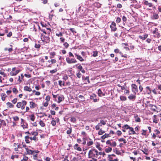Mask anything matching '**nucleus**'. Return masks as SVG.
Wrapping results in <instances>:
<instances>
[{
  "label": "nucleus",
  "mask_w": 161,
  "mask_h": 161,
  "mask_svg": "<svg viewBox=\"0 0 161 161\" xmlns=\"http://www.w3.org/2000/svg\"><path fill=\"white\" fill-rule=\"evenodd\" d=\"M63 97L62 96H59L58 97V103H60L62 101Z\"/></svg>",
  "instance_id": "obj_45"
},
{
  "label": "nucleus",
  "mask_w": 161,
  "mask_h": 161,
  "mask_svg": "<svg viewBox=\"0 0 161 161\" xmlns=\"http://www.w3.org/2000/svg\"><path fill=\"white\" fill-rule=\"evenodd\" d=\"M66 60L67 63L69 64H74L77 62V61L74 57L71 58L69 57H67Z\"/></svg>",
  "instance_id": "obj_6"
},
{
  "label": "nucleus",
  "mask_w": 161,
  "mask_h": 161,
  "mask_svg": "<svg viewBox=\"0 0 161 161\" xmlns=\"http://www.w3.org/2000/svg\"><path fill=\"white\" fill-rule=\"evenodd\" d=\"M27 153L28 154H32L33 151L29 149L28 148L25 149Z\"/></svg>",
  "instance_id": "obj_36"
},
{
  "label": "nucleus",
  "mask_w": 161,
  "mask_h": 161,
  "mask_svg": "<svg viewBox=\"0 0 161 161\" xmlns=\"http://www.w3.org/2000/svg\"><path fill=\"white\" fill-rule=\"evenodd\" d=\"M57 71V69L56 68L54 69H53L52 70H50V73L51 74H53V73H55Z\"/></svg>",
  "instance_id": "obj_53"
},
{
  "label": "nucleus",
  "mask_w": 161,
  "mask_h": 161,
  "mask_svg": "<svg viewBox=\"0 0 161 161\" xmlns=\"http://www.w3.org/2000/svg\"><path fill=\"white\" fill-rule=\"evenodd\" d=\"M59 39L61 43H64L65 40V39L63 37H60Z\"/></svg>",
  "instance_id": "obj_52"
},
{
  "label": "nucleus",
  "mask_w": 161,
  "mask_h": 161,
  "mask_svg": "<svg viewBox=\"0 0 161 161\" xmlns=\"http://www.w3.org/2000/svg\"><path fill=\"white\" fill-rule=\"evenodd\" d=\"M0 74L3 76L4 77H5L6 75V74L4 72L1 70H0Z\"/></svg>",
  "instance_id": "obj_62"
},
{
  "label": "nucleus",
  "mask_w": 161,
  "mask_h": 161,
  "mask_svg": "<svg viewBox=\"0 0 161 161\" xmlns=\"http://www.w3.org/2000/svg\"><path fill=\"white\" fill-rule=\"evenodd\" d=\"M50 97L49 95H47L45 98V100H46V101L48 102L50 101Z\"/></svg>",
  "instance_id": "obj_60"
},
{
  "label": "nucleus",
  "mask_w": 161,
  "mask_h": 161,
  "mask_svg": "<svg viewBox=\"0 0 161 161\" xmlns=\"http://www.w3.org/2000/svg\"><path fill=\"white\" fill-rule=\"evenodd\" d=\"M148 36V34H145V35H144L143 36H139V38L140 39H141L142 40H145L146 39V38H147Z\"/></svg>",
  "instance_id": "obj_26"
},
{
  "label": "nucleus",
  "mask_w": 161,
  "mask_h": 161,
  "mask_svg": "<svg viewBox=\"0 0 161 161\" xmlns=\"http://www.w3.org/2000/svg\"><path fill=\"white\" fill-rule=\"evenodd\" d=\"M146 89L148 90H147V92L148 94H150L151 93L152 91L151 88L149 86H147L146 87Z\"/></svg>",
  "instance_id": "obj_41"
},
{
  "label": "nucleus",
  "mask_w": 161,
  "mask_h": 161,
  "mask_svg": "<svg viewBox=\"0 0 161 161\" xmlns=\"http://www.w3.org/2000/svg\"><path fill=\"white\" fill-rule=\"evenodd\" d=\"M128 98L130 100H132L136 98V96L135 95L131 94L129 96H128Z\"/></svg>",
  "instance_id": "obj_29"
},
{
  "label": "nucleus",
  "mask_w": 161,
  "mask_h": 161,
  "mask_svg": "<svg viewBox=\"0 0 161 161\" xmlns=\"http://www.w3.org/2000/svg\"><path fill=\"white\" fill-rule=\"evenodd\" d=\"M120 99L122 101H125L127 100V98L125 96H120L119 97Z\"/></svg>",
  "instance_id": "obj_39"
},
{
  "label": "nucleus",
  "mask_w": 161,
  "mask_h": 161,
  "mask_svg": "<svg viewBox=\"0 0 161 161\" xmlns=\"http://www.w3.org/2000/svg\"><path fill=\"white\" fill-rule=\"evenodd\" d=\"M20 71L19 70H16V67L13 68L12 70L10 72V74L11 76L16 75Z\"/></svg>",
  "instance_id": "obj_5"
},
{
  "label": "nucleus",
  "mask_w": 161,
  "mask_h": 161,
  "mask_svg": "<svg viewBox=\"0 0 161 161\" xmlns=\"http://www.w3.org/2000/svg\"><path fill=\"white\" fill-rule=\"evenodd\" d=\"M63 45L66 48H67L69 46V44L67 42H64Z\"/></svg>",
  "instance_id": "obj_48"
},
{
  "label": "nucleus",
  "mask_w": 161,
  "mask_h": 161,
  "mask_svg": "<svg viewBox=\"0 0 161 161\" xmlns=\"http://www.w3.org/2000/svg\"><path fill=\"white\" fill-rule=\"evenodd\" d=\"M30 107L31 109H34L37 106V104L32 101L30 102Z\"/></svg>",
  "instance_id": "obj_14"
},
{
  "label": "nucleus",
  "mask_w": 161,
  "mask_h": 161,
  "mask_svg": "<svg viewBox=\"0 0 161 161\" xmlns=\"http://www.w3.org/2000/svg\"><path fill=\"white\" fill-rule=\"evenodd\" d=\"M130 127V126L127 125H125L122 127V128L123 129L127 130L129 129Z\"/></svg>",
  "instance_id": "obj_46"
},
{
  "label": "nucleus",
  "mask_w": 161,
  "mask_h": 161,
  "mask_svg": "<svg viewBox=\"0 0 161 161\" xmlns=\"http://www.w3.org/2000/svg\"><path fill=\"white\" fill-rule=\"evenodd\" d=\"M0 97H1V99L3 101H4L6 97H7V96L6 94L3 92L1 94Z\"/></svg>",
  "instance_id": "obj_20"
},
{
  "label": "nucleus",
  "mask_w": 161,
  "mask_h": 161,
  "mask_svg": "<svg viewBox=\"0 0 161 161\" xmlns=\"http://www.w3.org/2000/svg\"><path fill=\"white\" fill-rule=\"evenodd\" d=\"M34 47L38 49L40 47L41 45L39 44L35 43Z\"/></svg>",
  "instance_id": "obj_57"
},
{
  "label": "nucleus",
  "mask_w": 161,
  "mask_h": 161,
  "mask_svg": "<svg viewBox=\"0 0 161 161\" xmlns=\"http://www.w3.org/2000/svg\"><path fill=\"white\" fill-rule=\"evenodd\" d=\"M12 91L13 92L15 93V94L17 93L18 92V90H17L16 88L15 87L13 88Z\"/></svg>",
  "instance_id": "obj_49"
},
{
  "label": "nucleus",
  "mask_w": 161,
  "mask_h": 161,
  "mask_svg": "<svg viewBox=\"0 0 161 161\" xmlns=\"http://www.w3.org/2000/svg\"><path fill=\"white\" fill-rule=\"evenodd\" d=\"M30 139L31 141L34 140L36 142L37 141V139L36 137V136H34L33 137H30Z\"/></svg>",
  "instance_id": "obj_54"
},
{
  "label": "nucleus",
  "mask_w": 161,
  "mask_h": 161,
  "mask_svg": "<svg viewBox=\"0 0 161 161\" xmlns=\"http://www.w3.org/2000/svg\"><path fill=\"white\" fill-rule=\"evenodd\" d=\"M56 36L58 37H62L63 36V33L61 32H59L58 33H56Z\"/></svg>",
  "instance_id": "obj_47"
},
{
  "label": "nucleus",
  "mask_w": 161,
  "mask_h": 161,
  "mask_svg": "<svg viewBox=\"0 0 161 161\" xmlns=\"http://www.w3.org/2000/svg\"><path fill=\"white\" fill-rule=\"evenodd\" d=\"M38 26L40 31L42 32V33H43L44 35H50L51 31V28L47 27L41 28L39 26Z\"/></svg>",
  "instance_id": "obj_3"
},
{
  "label": "nucleus",
  "mask_w": 161,
  "mask_h": 161,
  "mask_svg": "<svg viewBox=\"0 0 161 161\" xmlns=\"http://www.w3.org/2000/svg\"><path fill=\"white\" fill-rule=\"evenodd\" d=\"M75 57H76L77 59H78L80 61L82 62L84 61L83 58L80 55L76 53H75Z\"/></svg>",
  "instance_id": "obj_24"
},
{
  "label": "nucleus",
  "mask_w": 161,
  "mask_h": 161,
  "mask_svg": "<svg viewBox=\"0 0 161 161\" xmlns=\"http://www.w3.org/2000/svg\"><path fill=\"white\" fill-rule=\"evenodd\" d=\"M38 133L35 131H32L30 133V135L34 136H36L38 135Z\"/></svg>",
  "instance_id": "obj_40"
},
{
  "label": "nucleus",
  "mask_w": 161,
  "mask_h": 161,
  "mask_svg": "<svg viewBox=\"0 0 161 161\" xmlns=\"http://www.w3.org/2000/svg\"><path fill=\"white\" fill-rule=\"evenodd\" d=\"M98 96L100 97L105 95V94L103 93L101 90L100 89L98 90Z\"/></svg>",
  "instance_id": "obj_27"
},
{
  "label": "nucleus",
  "mask_w": 161,
  "mask_h": 161,
  "mask_svg": "<svg viewBox=\"0 0 161 161\" xmlns=\"http://www.w3.org/2000/svg\"><path fill=\"white\" fill-rule=\"evenodd\" d=\"M97 96L94 94H93L92 96H90V99H92L93 100V102H97L99 100V98L97 99L95 98Z\"/></svg>",
  "instance_id": "obj_17"
},
{
  "label": "nucleus",
  "mask_w": 161,
  "mask_h": 161,
  "mask_svg": "<svg viewBox=\"0 0 161 161\" xmlns=\"http://www.w3.org/2000/svg\"><path fill=\"white\" fill-rule=\"evenodd\" d=\"M29 117L31 121H34L35 120V117L34 114H31L29 115Z\"/></svg>",
  "instance_id": "obj_51"
},
{
  "label": "nucleus",
  "mask_w": 161,
  "mask_h": 161,
  "mask_svg": "<svg viewBox=\"0 0 161 161\" xmlns=\"http://www.w3.org/2000/svg\"><path fill=\"white\" fill-rule=\"evenodd\" d=\"M129 130L128 131L129 135H133L136 134V133L134 130L133 128L132 127H130L129 129Z\"/></svg>",
  "instance_id": "obj_18"
},
{
  "label": "nucleus",
  "mask_w": 161,
  "mask_h": 161,
  "mask_svg": "<svg viewBox=\"0 0 161 161\" xmlns=\"http://www.w3.org/2000/svg\"><path fill=\"white\" fill-rule=\"evenodd\" d=\"M118 141L119 142H123L124 144H125L127 142L126 141V140L123 138H121L119 139Z\"/></svg>",
  "instance_id": "obj_38"
},
{
  "label": "nucleus",
  "mask_w": 161,
  "mask_h": 161,
  "mask_svg": "<svg viewBox=\"0 0 161 161\" xmlns=\"http://www.w3.org/2000/svg\"><path fill=\"white\" fill-rule=\"evenodd\" d=\"M93 143L92 141H90L87 143V146H90L92 145Z\"/></svg>",
  "instance_id": "obj_58"
},
{
  "label": "nucleus",
  "mask_w": 161,
  "mask_h": 161,
  "mask_svg": "<svg viewBox=\"0 0 161 161\" xmlns=\"http://www.w3.org/2000/svg\"><path fill=\"white\" fill-rule=\"evenodd\" d=\"M21 105L22 104L21 102H18L16 105V107L18 108H21Z\"/></svg>",
  "instance_id": "obj_44"
},
{
  "label": "nucleus",
  "mask_w": 161,
  "mask_h": 161,
  "mask_svg": "<svg viewBox=\"0 0 161 161\" xmlns=\"http://www.w3.org/2000/svg\"><path fill=\"white\" fill-rule=\"evenodd\" d=\"M21 125L24 129L27 128L28 126L27 124L25 121H21Z\"/></svg>",
  "instance_id": "obj_21"
},
{
  "label": "nucleus",
  "mask_w": 161,
  "mask_h": 161,
  "mask_svg": "<svg viewBox=\"0 0 161 161\" xmlns=\"http://www.w3.org/2000/svg\"><path fill=\"white\" fill-rule=\"evenodd\" d=\"M147 104L146 105L147 108L150 109L153 112H158V109L156 106L150 104V102H147Z\"/></svg>",
  "instance_id": "obj_2"
},
{
  "label": "nucleus",
  "mask_w": 161,
  "mask_h": 161,
  "mask_svg": "<svg viewBox=\"0 0 161 161\" xmlns=\"http://www.w3.org/2000/svg\"><path fill=\"white\" fill-rule=\"evenodd\" d=\"M70 31L72 33H76V31L75 30V29L73 28H70L69 29Z\"/></svg>",
  "instance_id": "obj_61"
},
{
  "label": "nucleus",
  "mask_w": 161,
  "mask_h": 161,
  "mask_svg": "<svg viewBox=\"0 0 161 161\" xmlns=\"http://www.w3.org/2000/svg\"><path fill=\"white\" fill-rule=\"evenodd\" d=\"M17 79H18L17 80H15L17 84H19L21 83L22 80H24V75H23V74H21V76H19L18 78L15 77V80H16Z\"/></svg>",
  "instance_id": "obj_9"
},
{
  "label": "nucleus",
  "mask_w": 161,
  "mask_h": 161,
  "mask_svg": "<svg viewBox=\"0 0 161 161\" xmlns=\"http://www.w3.org/2000/svg\"><path fill=\"white\" fill-rule=\"evenodd\" d=\"M77 68L79 71H81L82 73H84L85 72V70L80 64L77 66Z\"/></svg>",
  "instance_id": "obj_23"
},
{
  "label": "nucleus",
  "mask_w": 161,
  "mask_h": 161,
  "mask_svg": "<svg viewBox=\"0 0 161 161\" xmlns=\"http://www.w3.org/2000/svg\"><path fill=\"white\" fill-rule=\"evenodd\" d=\"M111 29V31L114 32L117 30V28L116 27V23L114 22H113L110 26Z\"/></svg>",
  "instance_id": "obj_10"
},
{
  "label": "nucleus",
  "mask_w": 161,
  "mask_h": 161,
  "mask_svg": "<svg viewBox=\"0 0 161 161\" xmlns=\"http://www.w3.org/2000/svg\"><path fill=\"white\" fill-rule=\"evenodd\" d=\"M81 76L82 75L80 71L76 74V76L79 78H80Z\"/></svg>",
  "instance_id": "obj_56"
},
{
  "label": "nucleus",
  "mask_w": 161,
  "mask_h": 161,
  "mask_svg": "<svg viewBox=\"0 0 161 161\" xmlns=\"http://www.w3.org/2000/svg\"><path fill=\"white\" fill-rule=\"evenodd\" d=\"M108 158L109 161H119V159L116 157L115 155L114 154L108 155Z\"/></svg>",
  "instance_id": "obj_7"
},
{
  "label": "nucleus",
  "mask_w": 161,
  "mask_h": 161,
  "mask_svg": "<svg viewBox=\"0 0 161 161\" xmlns=\"http://www.w3.org/2000/svg\"><path fill=\"white\" fill-rule=\"evenodd\" d=\"M151 18L153 19H158L159 18V16L158 14H157L156 13H153Z\"/></svg>",
  "instance_id": "obj_16"
},
{
  "label": "nucleus",
  "mask_w": 161,
  "mask_h": 161,
  "mask_svg": "<svg viewBox=\"0 0 161 161\" xmlns=\"http://www.w3.org/2000/svg\"><path fill=\"white\" fill-rule=\"evenodd\" d=\"M124 93L125 94H129L130 93V91L129 89H125V91H124Z\"/></svg>",
  "instance_id": "obj_63"
},
{
  "label": "nucleus",
  "mask_w": 161,
  "mask_h": 161,
  "mask_svg": "<svg viewBox=\"0 0 161 161\" xmlns=\"http://www.w3.org/2000/svg\"><path fill=\"white\" fill-rule=\"evenodd\" d=\"M105 132V131H104L103 130L101 129H100L98 132V134L99 135H101L103 134Z\"/></svg>",
  "instance_id": "obj_42"
},
{
  "label": "nucleus",
  "mask_w": 161,
  "mask_h": 161,
  "mask_svg": "<svg viewBox=\"0 0 161 161\" xmlns=\"http://www.w3.org/2000/svg\"><path fill=\"white\" fill-rule=\"evenodd\" d=\"M110 136V134H105L104 135L101 137V138L103 139H104L105 138Z\"/></svg>",
  "instance_id": "obj_31"
},
{
  "label": "nucleus",
  "mask_w": 161,
  "mask_h": 161,
  "mask_svg": "<svg viewBox=\"0 0 161 161\" xmlns=\"http://www.w3.org/2000/svg\"><path fill=\"white\" fill-rule=\"evenodd\" d=\"M106 143L108 145H109L110 146L115 147L116 146V143L115 142L112 140H108Z\"/></svg>",
  "instance_id": "obj_11"
},
{
  "label": "nucleus",
  "mask_w": 161,
  "mask_h": 161,
  "mask_svg": "<svg viewBox=\"0 0 161 161\" xmlns=\"http://www.w3.org/2000/svg\"><path fill=\"white\" fill-rule=\"evenodd\" d=\"M121 18L119 17H117V18H116V22L117 23V24H118L119 23L120 21H121Z\"/></svg>",
  "instance_id": "obj_55"
},
{
  "label": "nucleus",
  "mask_w": 161,
  "mask_h": 161,
  "mask_svg": "<svg viewBox=\"0 0 161 161\" xmlns=\"http://www.w3.org/2000/svg\"><path fill=\"white\" fill-rule=\"evenodd\" d=\"M6 104L7 107L10 108H13L14 106V105L9 102L7 103Z\"/></svg>",
  "instance_id": "obj_25"
},
{
  "label": "nucleus",
  "mask_w": 161,
  "mask_h": 161,
  "mask_svg": "<svg viewBox=\"0 0 161 161\" xmlns=\"http://www.w3.org/2000/svg\"><path fill=\"white\" fill-rule=\"evenodd\" d=\"M160 119L161 121V114H158L157 115H154L153 121H158Z\"/></svg>",
  "instance_id": "obj_13"
},
{
  "label": "nucleus",
  "mask_w": 161,
  "mask_h": 161,
  "mask_svg": "<svg viewBox=\"0 0 161 161\" xmlns=\"http://www.w3.org/2000/svg\"><path fill=\"white\" fill-rule=\"evenodd\" d=\"M82 80L84 81H86L87 82H88L89 83L90 82V81L89 80V78L88 77H85L84 76H82Z\"/></svg>",
  "instance_id": "obj_33"
},
{
  "label": "nucleus",
  "mask_w": 161,
  "mask_h": 161,
  "mask_svg": "<svg viewBox=\"0 0 161 161\" xmlns=\"http://www.w3.org/2000/svg\"><path fill=\"white\" fill-rule=\"evenodd\" d=\"M21 103L22 104L21 105V109L23 110L25 108V106L26 105L27 102L25 100H22L21 102Z\"/></svg>",
  "instance_id": "obj_19"
},
{
  "label": "nucleus",
  "mask_w": 161,
  "mask_h": 161,
  "mask_svg": "<svg viewBox=\"0 0 161 161\" xmlns=\"http://www.w3.org/2000/svg\"><path fill=\"white\" fill-rule=\"evenodd\" d=\"M17 98H14L13 100H12L11 101V102H12V103L13 104H15L17 102Z\"/></svg>",
  "instance_id": "obj_59"
},
{
  "label": "nucleus",
  "mask_w": 161,
  "mask_h": 161,
  "mask_svg": "<svg viewBox=\"0 0 161 161\" xmlns=\"http://www.w3.org/2000/svg\"><path fill=\"white\" fill-rule=\"evenodd\" d=\"M58 82V84L60 86H62V85L63 86H65V82L64 81H62L61 80H59Z\"/></svg>",
  "instance_id": "obj_32"
},
{
  "label": "nucleus",
  "mask_w": 161,
  "mask_h": 161,
  "mask_svg": "<svg viewBox=\"0 0 161 161\" xmlns=\"http://www.w3.org/2000/svg\"><path fill=\"white\" fill-rule=\"evenodd\" d=\"M112 151V148L111 147H109L108 148H105V151L107 153L110 152Z\"/></svg>",
  "instance_id": "obj_34"
},
{
  "label": "nucleus",
  "mask_w": 161,
  "mask_h": 161,
  "mask_svg": "<svg viewBox=\"0 0 161 161\" xmlns=\"http://www.w3.org/2000/svg\"><path fill=\"white\" fill-rule=\"evenodd\" d=\"M29 139H30V137L29 136H26L25 137V141L26 143H30Z\"/></svg>",
  "instance_id": "obj_43"
},
{
  "label": "nucleus",
  "mask_w": 161,
  "mask_h": 161,
  "mask_svg": "<svg viewBox=\"0 0 161 161\" xmlns=\"http://www.w3.org/2000/svg\"><path fill=\"white\" fill-rule=\"evenodd\" d=\"M100 153L94 148H92L88 152V156L89 158H91L94 161H97V158H99V154Z\"/></svg>",
  "instance_id": "obj_1"
},
{
  "label": "nucleus",
  "mask_w": 161,
  "mask_h": 161,
  "mask_svg": "<svg viewBox=\"0 0 161 161\" xmlns=\"http://www.w3.org/2000/svg\"><path fill=\"white\" fill-rule=\"evenodd\" d=\"M68 78L67 75H65L63 77V79L64 80L66 81L68 79Z\"/></svg>",
  "instance_id": "obj_64"
},
{
  "label": "nucleus",
  "mask_w": 161,
  "mask_h": 161,
  "mask_svg": "<svg viewBox=\"0 0 161 161\" xmlns=\"http://www.w3.org/2000/svg\"><path fill=\"white\" fill-rule=\"evenodd\" d=\"M143 3L144 5L147 6L149 7H152L153 5L152 3L149 2L148 1L146 0L143 1Z\"/></svg>",
  "instance_id": "obj_12"
},
{
  "label": "nucleus",
  "mask_w": 161,
  "mask_h": 161,
  "mask_svg": "<svg viewBox=\"0 0 161 161\" xmlns=\"http://www.w3.org/2000/svg\"><path fill=\"white\" fill-rule=\"evenodd\" d=\"M24 90L25 91L31 92L32 91V89L30 87L26 86L24 87Z\"/></svg>",
  "instance_id": "obj_22"
},
{
  "label": "nucleus",
  "mask_w": 161,
  "mask_h": 161,
  "mask_svg": "<svg viewBox=\"0 0 161 161\" xmlns=\"http://www.w3.org/2000/svg\"><path fill=\"white\" fill-rule=\"evenodd\" d=\"M50 58L51 59L54 58L56 54V53L54 52H53L50 53Z\"/></svg>",
  "instance_id": "obj_30"
},
{
  "label": "nucleus",
  "mask_w": 161,
  "mask_h": 161,
  "mask_svg": "<svg viewBox=\"0 0 161 161\" xmlns=\"http://www.w3.org/2000/svg\"><path fill=\"white\" fill-rule=\"evenodd\" d=\"M142 151L144 154L146 155H148V153H147L148 150L147 149L144 148L143 150H142Z\"/></svg>",
  "instance_id": "obj_50"
},
{
  "label": "nucleus",
  "mask_w": 161,
  "mask_h": 161,
  "mask_svg": "<svg viewBox=\"0 0 161 161\" xmlns=\"http://www.w3.org/2000/svg\"><path fill=\"white\" fill-rule=\"evenodd\" d=\"M92 56L93 57H96L98 56V52L97 51H93Z\"/></svg>",
  "instance_id": "obj_37"
},
{
  "label": "nucleus",
  "mask_w": 161,
  "mask_h": 161,
  "mask_svg": "<svg viewBox=\"0 0 161 161\" xmlns=\"http://www.w3.org/2000/svg\"><path fill=\"white\" fill-rule=\"evenodd\" d=\"M41 38L42 41L46 43H47L50 41L49 35H44L43 33L41 34Z\"/></svg>",
  "instance_id": "obj_4"
},
{
  "label": "nucleus",
  "mask_w": 161,
  "mask_h": 161,
  "mask_svg": "<svg viewBox=\"0 0 161 161\" xmlns=\"http://www.w3.org/2000/svg\"><path fill=\"white\" fill-rule=\"evenodd\" d=\"M122 19L123 21V23L125 25L127 21V18L125 16H123L122 17Z\"/></svg>",
  "instance_id": "obj_35"
},
{
  "label": "nucleus",
  "mask_w": 161,
  "mask_h": 161,
  "mask_svg": "<svg viewBox=\"0 0 161 161\" xmlns=\"http://www.w3.org/2000/svg\"><path fill=\"white\" fill-rule=\"evenodd\" d=\"M74 148L75 149H76L78 151H81L82 150L81 148L80 147H78V145L77 144L74 146Z\"/></svg>",
  "instance_id": "obj_28"
},
{
  "label": "nucleus",
  "mask_w": 161,
  "mask_h": 161,
  "mask_svg": "<svg viewBox=\"0 0 161 161\" xmlns=\"http://www.w3.org/2000/svg\"><path fill=\"white\" fill-rule=\"evenodd\" d=\"M152 33L153 34H155L154 36V37L158 38L161 36L160 34L158 32V29L157 28H155L154 30L153 31Z\"/></svg>",
  "instance_id": "obj_8"
},
{
  "label": "nucleus",
  "mask_w": 161,
  "mask_h": 161,
  "mask_svg": "<svg viewBox=\"0 0 161 161\" xmlns=\"http://www.w3.org/2000/svg\"><path fill=\"white\" fill-rule=\"evenodd\" d=\"M131 86L132 87V91L136 93V92H137L138 91V88L137 86L135 84H133L131 85Z\"/></svg>",
  "instance_id": "obj_15"
}]
</instances>
